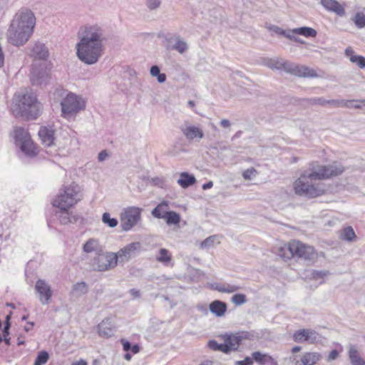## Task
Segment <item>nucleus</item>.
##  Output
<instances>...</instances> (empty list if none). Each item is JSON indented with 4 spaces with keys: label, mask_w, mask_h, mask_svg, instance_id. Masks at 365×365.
<instances>
[{
    "label": "nucleus",
    "mask_w": 365,
    "mask_h": 365,
    "mask_svg": "<svg viewBox=\"0 0 365 365\" xmlns=\"http://www.w3.org/2000/svg\"><path fill=\"white\" fill-rule=\"evenodd\" d=\"M98 334L101 336L110 337L114 334V326L110 319L106 318L103 319L98 326Z\"/></svg>",
    "instance_id": "24"
},
{
    "label": "nucleus",
    "mask_w": 365,
    "mask_h": 365,
    "mask_svg": "<svg viewBox=\"0 0 365 365\" xmlns=\"http://www.w3.org/2000/svg\"><path fill=\"white\" fill-rule=\"evenodd\" d=\"M48 353L46 351H41L38 354L34 365H43L48 361Z\"/></svg>",
    "instance_id": "42"
},
{
    "label": "nucleus",
    "mask_w": 365,
    "mask_h": 365,
    "mask_svg": "<svg viewBox=\"0 0 365 365\" xmlns=\"http://www.w3.org/2000/svg\"><path fill=\"white\" fill-rule=\"evenodd\" d=\"M256 173V170L253 168L247 169L242 173V176L245 180H251L252 175Z\"/></svg>",
    "instance_id": "52"
},
{
    "label": "nucleus",
    "mask_w": 365,
    "mask_h": 365,
    "mask_svg": "<svg viewBox=\"0 0 365 365\" xmlns=\"http://www.w3.org/2000/svg\"><path fill=\"white\" fill-rule=\"evenodd\" d=\"M152 181L155 185H158L160 187H162L163 185L164 184V180L160 178H154L152 179Z\"/></svg>",
    "instance_id": "61"
},
{
    "label": "nucleus",
    "mask_w": 365,
    "mask_h": 365,
    "mask_svg": "<svg viewBox=\"0 0 365 365\" xmlns=\"http://www.w3.org/2000/svg\"><path fill=\"white\" fill-rule=\"evenodd\" d=\"M145 3L150 11H155L160 7L162 0H145Z\"/></svg>",
    "instance_id": "46"
},
{
    "label": "nucleus",
    "mask_w": 365,
    "mask_h": 365,
    "mask_svg": "<svg viewBox=\"0 0 365 365\" xmlns=\"http://www.w3.org/2000/svg\"><path fill=\"white\" fill-rule=\"evenodd\" d=\"M27 324H28V325H27V326H25V327H24V331H26V332L29 331H30V330L34 327V322H29L27 323Z\"/></svg>",
    "instance_id": "64"
},
{
    "label": "nucleus",
    "mask_w": 365,
    "mask_h": 365,
    "mask_svg": "<svg viewBox=\"0 0 365 365\" xmlns=\"http://www.w3.org/2000/svg\"><path fill=\"white\" fill-rule=\"evenodd\" d=\"M53 130L46 127H41L38 130V136L41 140L42 145L46 148H49L54 144Z\"/></svg>",
    "instance_id": "21"
},
{
    "label": "nucleus",
    "mask_w": 365,
    "mask_h": 365,
    "mask_svg": "<svg viewBox=\"0 0 365 365\" xmlns=\"http://www.w3.org/2000/svg\"><path fill=\"white\" fill-rule=\"evenodd\" d=\"M329 274V272L327 270H312L310 272V278L318 280L320 279H324Z\"/></svg>",
    "instance_id": "43"
},
{
    "label": "nucleus",
    "mask_w": 365,
    "mask_h": 365,
    "mask_svg": "<svg viewBox=\"0 0 365 365\" xmlns=\"http://www.w3.org/2000/svg\"><path fill=\"white\" fill-rule=\"evenodd\" d=\"M279 255L286 259L297 257L304 260L312 261L316 257L317 254L313 247L294 240L280 247Z\"/></svg>",
    "instance_id": "5"
},
{
    "label": "nucleus",
    "mask_w": 365,
    "mask_h": 365,
    "mask_svg": "<svg viewBox=\"0 0 365 365\" xmlns=\"http://www.w3.org/2000/svg\"><path fill=\"white\" fill-rule=\"evenodd\" d=\"M108 157V153L107 150H103L99 153L98 159V161L102 162V161L105 160Z\"/></svg>",
    "instance_id": "58"
},
{
    "label": "nucleus",
    "mask_w": 365,
    "mask_h": 365,
    "mask_svg": "<svg viewBox=\"0 0 365 365\" xmlns=\"http://www.w3.org/2000/svg\"><path fill=\"white\" fill-rule=\"evenodd\" d=\"M91 266L93 270L100 272L113 269L116 267L115 256L113 252L104 253L101 250L93 256Z\"/></svg>",
    "instance_id": "10"
},
{
    "label": "nucleus",
    "mask_w": 365,
    "mask_h": 365,
    "mask_svg": "<svg viewBox=\"0 0 365 365\" xmlns=\"http://www.w3.org/2000/svg\"><path fill=\"white\" fill-rule=\"evenodd\" d=\"M169 204L163 201L158 204L151 212L152 215L158 219H163L166 213L169 212Z\"/></svg>",
    "instance_id": "29"
},
{
    "label": "nucleus",
    "mask_w": 365,
    "mask_h": 365,
    "mask_svg": "<svg viewBox=\"0 0 365 365\" xmlns=\"http://www.w3.org/2000/svg\"><path fill=\"white\" fill-rule=\"evenodd\" d=\"M80 187L73 182L61 189L53 202V206H73L81 200Z\"/></svg>",
    "instance_id": "7"
},
{
    "label": "nucleus",
    "mask_w": 365,
    "mask_h": 365,
    "mask_svg": "<svg viewBox=\"0 0 365 365\" xmlns=\"http://www.w3.org/2000/svg\"><path fill=\"white\" fill-rule=\"evenodd\" d=\"M10 319H11V314H8L6 317V321L5 324L3 329V335L9 336V329L11 327V323H10Z\"/></svg>",
    "instance_id": "51"
},
{
    "label": "nucleus",
    "mask_w": 365,
    "mask_h": 365,
    "mask_svg": "<svg viewBox=\"0 0 365 365\" xmlns=\"http://www.w3.org/2000/svg\"><path fill=\"white\" fill-rule=\"evenodd\" d=\"M317 180H319L318 176L313 169L304 172L294 182L295 193L308 198L317 197L323 195L324 187L319 184L313 183V181Z\"/></svg>",
    "instance_id": "4"
},
{
    "label": "nucleus",
    "mask_w": 365,
    "mask_h": 365,
    "mask_svg": "<svg viewBox=\"0 0 365 365\" xmlns=\"http://www.w3.org/2000/svg\"><path fill=\"white\" fill-rule=\"evenodd\" d=\"M252 361L255 360L257 363L260 365H264L267 363H272L274 359L272 356L262 354L260 351H255L252 354Z\"/></svg>",
    "instance_id": "32"
},
{
    "label": "nucleus",
    "mask_w": 365,
    "mask_h": 365,
    "mask_svg": "<svg viewBox=\"0 0 365 365\" xmlns=\"http://www.w3.org/2000/svg\"><path fill=\"white\" fill-rule=\"evenodd\" d=\"M269 29L270 31H274V33L277 34H279V35H282V36H284V34H285V30H283L282 29L277 26H271Z\"/></svg>",
    "instance_id": "55"
},
{
    "label": "nucleus",
    "mask_w": 365,
    "mask_h": 365,
    "mask_svg": "<svg viewBox=\"0 0 365 365\" xmlns=\"http://www.w3.org/2000/svg\"><path fill=\"white\" fill-rule=\"evenodd\" d=\"M163 219L165 220L166 223L169 225H178L180 221V216L176 212L169 211Z\"/></svg>",
    "instance_id": "37"
},
{
    "label": "nucleus",
    "mask_w": 365,
    "mask_h": 365,
    "mask_svg": "<svg viewBox=\"0 0 365 365\" xmlns=\"http://www.w3.org/2000/svg\"><path fill=\"white\" fill-rule=\"evenodd\" d=\"M36 25L34 12L23 7L14 16L6 31V38L9 43L15 46L24 45L31 36Z\"/></svg>",
    "instance_id": "2"
},
{
    "label": "nucleus",
    "mask_w": 365,
    "mask_h": 365,
    "mask_svg": "<svg viewBox=\"0 0 365 365\" xmlns=\"http://www.w3.org/2000/svg\"><path fill=\"white\" fill-rule=\"evenodd\" d=\"M78 36L77 56L86 64L96 63L103 55L104 43L107 41L104 28L96 24H86L80 28Z\"/></svg>",
    "instance_id": "1"
},
{
    "label": "nucleus",
    "mask_w": 365,
    "mask_h": 365,
    "mask_svg": "<svg viewBox=\"0 0 365 365\" xmlns=\"http://www.w3.org/2000/svg\"><path fill=\"white\" fill-rule=\"evenodd\" d=\"M102 222L111 228L115 227L118 221L116 218L111 217L110 213L104 212L102 215Z\"/></svg>",
    "instance_id": "41"
},
{
    "label": "nucleus",
    "mask_w": 365,
    "mask_h": 365,
    "mask_svg": "<svg viewBox=\"0 0 365 365\" xmlns=\"http://www.w3.org/2000/svg\"><path fill=\"white\" fill-rule=\"evenodd\" d=\"M353 21L358 28L361 29L365 27V14L359 12L356 13Z\"/></svg>",
    "instance_id": "44"
},
{
    "label": "nucleus",
    "mask_w": 365,
    "mask_h": 365,
    "mask_svg": "<svg viewBox=\"0 0 365 365\" xmlns=\"http://www.w3.org/2000/svg\"><path fill=\"white\" fill-rule=\"evenodd\" d=\"M322 359V355L318 352H306L301 358V364L297 361L295 365H314Z\"/></svg>",
    "instance_id": "25"
},
{
    "label": "nucleus",
    "mask_w": 365,
    "mask_h": 365,
    "mask_svg": "<svg viewBox=\"0 0 365 365\" xmlns=\"http://www.w3.org/2000/svg\"><path fill=\"white\" fill-rule=\"evenodd\" d=\"M338 356H339L338 351L336 349H333L329 354L328 360L329 361L334 360L337 358Z\"/></svg>",
    "instance_id": "59"
},
{
    "label": "nucleus",
    "mask_w": 365,
    "mask_h": 365,
    "mask_svg": "<svg viewBox=\"0 0 365 365\" xmlns=\"http://www.w3.org/2000/svg\"><path fill=\"white\" fill-rule=\"evenodd\" d=\"M66 93L67 91L63 88H56L53 93L54 99L62 98L61 106L64 117L77 113L85 108L84 101L76 94Z\"/></svg>",
    "instance_id": "6"
},
{
    "label": "nucleus",
    "mask_w": 365,
    "mask_h": 365,
    "mask_svg": "<svg viewBox=\"0 0 365 365\" xmlns=\"http://www.w3.org/2000/svg\"><path fill=\"white\" fill-rule=\"evenodd\" d=\"M264 65L271 69L281 70L282 58H267L264 60Z\"/></svg>",
    "instance_id": "40"
},
{
    "label": "nucleus",
    "mask_w": 365,
    "mask_h": 365,
    "mask_svg": "<svg viewBox=\"0 0 365 365\" xmlns=\"http://www.w3.org/2000/svg\"><path fill=\"white\" fill-rule=\"evenodd\" d=\"M180 130L189 140H200L203 138V131L198 127L185 123L180 126Z\"/></svg>",
    "instance_id": "18"
},
{
    "label": "nucleus",
    "mask_w": 365,
    "mask_h": 365,
    "mask_svg": "<svg viewBox=\"0 0 365 365\" xmlns=\"http://www.w3.org/2000/svg\"><path fill=\"white\" fill-rule=\"evenodd\" d=\"M247 338V334L244 332L236 333L235 334L224 336V340L227 342L232 351H237L242 344V340Z\"/></svg>",
    "instance_id": "20"
},
{
    "label": "nucleus",
    "mask_w": 365,
    "mask_h": 365,
    "mask_svg": "<svg viewBox=\"0 0 365 365\" xmlns=\"http://www.w3.org/2000/svg\"><path fill=\"white\" fill-rule=\"evenodd\" d=\"M292 32H295L298 35H302L305 37H315L317 36V31L315 29L307 26L294 29H292Z\"/></svg>",
    "instance_id": "36"
},
{
    "label": "nucleus",
    "mask_w": 365,
    "mask_h": 365,
    "mask_svg": "<svg viewBox=\"0 0 365 365\" xmlns=\"http://www.w3.org/2000/svg\"><path fill=\"white\" fill-rule=\"evenodd\" d=\"M196 182V179L193 175L189 174L187 172H182L180 174V179L178 180V183L182 188H187Z\"/></svg>",
    "instance_id": "28"
},
{
    "label": "nucleus",
    "mask_w": 365,
    "mask_h": 365,
    "mask_svg": "<svg viewBox=\"0 0 365 365\" xmlns=\"http://www.w3.org/2000/svg\"><path fill=\"white\" fill-rule=\"evenodd\" d=\"M129 292L131 296L134 298H139L140 297V292L139 290L131 289Z\"/></svg>",
    "instance_id": "62"
},
{
    "label": "nucleus",
    "mask_w": 365,
    "mask_h": 365,
    "mask_svg": "<svg viewBox=\"0 0 365 365\" xmlns=\"http://www.w3.org/2000/svg\"><path fill=\"white\" fill-rule=\"evenodd\" d=\"M165 46L168 49L177 51L180 54L188 49V45L178 34H169L165 38Z\"/></svg>",
    "instance_id": "13"
},
{
    "label": "nucleus",
    "mask_w": 365,
    "mask_h": 365,
    "mask_svg": "<svg viewBox=\"0 0 365 365\" xmlns=\"http://www.w3.org/2000/svg\"><path fill=\"white\" fill-rule=\"evenodd\" d=\"M14 138L16 145L19 146L24 154L29 156H34L37 154L36 148L31 138V135L25 128H16Z\"/></svg>",
    "instance_id": "8"
},
{
    "label": "nucleus",
    "mask_w": 365,
    "mask_h": 365,
    "mask_svg": "<svg viewBox=\"0 0 365 365\" xmlns=\"http://www.w3.org/2000/svg\"><path fill=\"white\" fill-rule=\"evenodd\" d=\"M217 240V237L215 235H212L207 237L204 241L201 243L202 248H210L212 247Z\"/></svg>",
    "instance_id": "49"
},
{
    "label": "nucleus",
    "mask_w": 365,
    "mask_h": 365,
    "mask_svg": "<svg viewBox=\"0 0 365 365\" xmlns=\"http://www.w3.org/2000/svg\"><path fill=\"white\" fill-rule=\"evenodd\" d=\"M294 63H291L287 61H284L282 59V66L281 70H284L287 73H289L291 74L292 68H294Z\"/></svg>",
    "instance_id": "50"
},
{
    "label": "nucleus",
    "mask_w": 365,
    "mask_h": 365,
    "mask_svg": "<svg viewBox=\"0 0 365 365\" xmlns=\"http://www.w3.org/2000/svg\"><path fill=\"white\" fill-rule=\"evenodd\" d=\"M48 73L43 66L34 64L31 69L30 79L32 85L42 86L47 83Z\"/></svg>",
    "instance_id": "16"
},
{
    "label": "nucleus",
    "mask_w": 365,
    "mask_h": 365,
    "mask_svg": "<svg viewBox=\"0 0 365 365\" xmlns=\"http://www.w3.org/2000/svg\"><path fill=\"white\" fill-rule=\"evenodd\" d=\"M356 237L354 229L348 226L341 230L339 238L347 242H352Z\"/></svg>",
    "instance_id": "35"
},
{
    "label": "nucleus",
    "mask_w": 365,
    "mask_h": 365,
    "mask_svg": "<svg viewBox=\"0 0 365 365\" xmlns=\"http://www.w3.org/2000/svg\"><path fill=\"white\" fill-rule=\"evenodd\" d=\"M157 259L160 262H168L171 259L168 251L165 248H161L159 252V256Z\"/></svg>",
    "instance_id": "47"
},
{
    "label": "nucleus",
    "mask_w": 365,
    "mask_h": 365,
    "mask_svg": "<svg viewBox=\"0 0 365 365\" xmlns=\"http://www.w3.org/2000/svg\"><path fill=\"white\" fill-rule=\"evenodd\" d=\"M219 351L223 352L224 354H228L232 351V349H230L227 342L225 341L223 344H220Z\"/></svg>",
    "instance_id": "54"
},
{
    "label": "nucleus",
    "mask_w": 365,
    "mask_h": 365,
    "mask_svg": "<svg viewBox=\"0 0 365 365\" xmlns=\"http://www.w3.org/2000/svg\"><path fill=\"white\" fill-rule=\"evenodd\" d=\"M220 344H218L215 340H210L207 343L208 347L214 351H219Z\"/></svg>",
    "instance_id": "53"
},
{
    "label": "nucleus",
    "mask_w": 365,
    "mask_h": 365,
    "mask_svg": "<svg viewBox=\"0 0 365 365\" xmlns=\"http://www.w3.org/2000/svg\"><path fill=\"white\" fill-rule=\"evenodd\" d=\"M348 353L352 365H365V360L361 357L356 346L349 344Z\"/></svg>",
    "instance_id": "26"
},
{
    "label": "nucleus",
    "mask_w": 365,
    "mask_h": 365,
    "mask_svg": "<svg viewBox=\"0 0 365 365\" xmlns=\"http://www.w3.org/2000/svg\"><path fill=\"white\" fill-rule=\"evenodd\" d=\"M59 208V211L56 212V215L62 225H68L69 223L82 222L83 219L78 214L73 213L68 211V208L71 206H56Z\"/></svg>",
    "instance_id": "15"
},
{
    "label": "nucleus",
    "mask_w": 365,
    "mask_h": 365,
    "mask_svg": "<svg viewBox=\"0 0 365 365\" xmlns=\"http://www.w3.org/2000/svg\"><path fill=\"white\" fill-rule=\"evenodd\" d=\"M220 125L223 128H229L231 124H230V122L229 120H227V119H222L220 121Z\"/></svg>",
    "instance_id": "63"
},
{
    "label": "nucleus",
    "mask_w": 365,
    "mask_h": 365,
    "mask_svg": "<svg viewBox=\"0 0 365 365\" xmlns=\"http://www.w3.org/2000/svg\"><path fill=\"white\" fill-rule=\"evenodd\" d=\"M41 104L36 96L28 91L15 93L12 99L11 111L18 117L26 120L36 119L40 115Z\"/></svg>",
    "instance_id": "3"
},
{
    "label": "nucleus",
    "mask_w": 365,
    "mask_h": 365,
    "mask_svg": "<svg viewBox=\"0 0 365 365\" xmlns=\"http://www.w3.org/2000/svg\"><path fill=\"white\" fill-rule=\"evenodd\" d=\"M350 61L356 63L360 68H365V57L359 55H351Z\"/></svg>",
    "instance_id": "45"
},
{
    "label": "nucleus",
    "mask_w": 365,
    "mask_h": 365,
    "mask_svg": "<svg viewBox=\"0 0 365 365\" xmlns=\"http://www.w3.org/2000/svg\"><path fill=\"white\" fill-rule=\"evenodd\" d=\"M302 101L308 103L311 106L320 105L322 106H325L329 105L332 107H334V103L333 102H335V99L326 100L324 98H304Z\"/></svg>",
    "instance_id": "33"
},
{
    "label": "nucleus",
    "mask_w": 365,
    "mask_h": 365,
    "mask_svg": "<svg viewBox=\"0 0 365 365\" xmlns=\"http://www.w3.org/2000/svg\"><path fill=\"white\" fill-rule=\"evenodd\" d=\"M120 342L123 345V348L124 351H130L132 344L130 341L123 339H121Z\"/></svg>",
    "instance_id": "56"
},
{
    "label": "nucleus",
    "mask_w": 365,
    "mask_h": 365,
    "mask_svg": "<svg viewBox=\"0 0 365 365\" xmlns=\"http://www.w3.org/2000/svg\"><path fill=\"white\" fill-rule=\"evenodd\" d=\"M361 100H339L335 99L334 107H345L347 108H361V106L358 103Z\"/></svg>",
    "instance_id": "31"
},
{
    "label": "nucleus",
    "mask_w": 365,
    "mask_h": 365,
    "mask_svg": "<svg viewBox=\"0 0 365 365\" xmlns=\"http://www.w3.org/2000/svg\"><path fill=\"white\" fill-rule=\"evenodd\" d=\"M31 56L36 59L45 60L48 56V51L44 43L36 42L31 48Z\"/></svg>",
    "instance_id": "23"
},
{
    "label": "nucleus",
    "mask_w": 365,
    "mask_h": 365,
    "mask_svg": "<svg viewBox=\"0 0 365 365\" xmlns=\"http://www.w3.org/2000/svg\"><path fill=\"white\" fill-rule=\"evenodd\" d=\"M246 301V296L244 294H236L232 297V302L237 306L245 304Z\"/></svg>",
    "instance_id": "48"
},
{
    "label": "nucleus",
    "mask_w": 365,
    "mask_h": 365,
    "mask_svg": "<svg viewBox=\"0 0 365 365\" xmlns=\"http://www.w3.org/2000/svg\"><path fill=\"white\" fill-rule=\"evenodd\" d=\"M88 291V285L84 282L75 284L72 288V294L76 297H80L86 294Z\"/></svg>",
    "instance_id": "34"
},
{
    "label": "nucleus",
    "mask_w": 365,
    "mask_h": 365,
    "mask_svg": "<svg viewBox=\"0 0 365 365\" xmlns=\"http://www.w3.org/2000/svg\"><path fill=\"white\" fill-rule=\"evenodd\" d=\"M241 287L235 284H224L218 285L215 289L222 293H232L240 290Z\"/></svg>",
    "instance_id": "38"
},
{
    "label": "nucleus",
    "mask_w": 365,
    "mask_h": 365,
    "mask_svg": "<svg viewBox=\"0 0 365 365\" xmlns=\"http://www.w3.org/2000/svg\"><path fill=\"white\" fill-rule=\"evenodd\" d=\"M320 4L326 10L339 16H344L346 14L344 7L336 0H321Z\"/></svg>",
    "instance_id": "19"
},
{
    "label": "nucleus",
    "mask_w": 365,
    "mask_h": 365,
    "mask_svg": "<svg viewBox=\"0 0 365 365\" xmlns=\"http://www.w3.org/2000/svg\"><path fill=\"white\" fill-rule=\"evenodd\" d=\"M150 73L152 76L157 78L158 82L160 83H163L166 81V75L160 73V67L157 65H154L150 68Z\"/></svg>",
    "instance_id": "39"
},
{
    "label": "nucleus",
    "mask_w": 365,
    "mask_h": 365,
    "mask_svg": "<svg viewBox=\"0 0 365 365\" xmlns=\"http://www.w3.org/2000/svg\"><path fill=\"white\" fill-rule=\"evenodd\" d=\"M142 211L141 208L135 206L124 209L120 214L122 230L129 231L136 225L141 220Z\"/></svg>",
    "instance_id": "9"
},
{
    "label": "nucleus",
    "mask_w": 365,
    "mask_h": 365,
    "mask_svg": "<svg viewBox=\"0 0 365 365\" xmlns=\"http://www.w3.org/2000/svg\"><path fill=\"white\" fill-rule=\"evenodd\" d=\"M313 170L315 173H317L318 179L322 180L336 177L342 174L344 171V167L340 163L334 162L327 165L317 166Z\"/></svg>",
    "instance_id": "11"
},
{
    "label": "nucleus",
    "mask_w": 365,
    "mask_h": 365,
    "mask_svg": "<svg viewBox=\"0 0 365 365\" xmlns=\"http://www.w3.org/2000/svg\"><path fill=\"white\" fill-rule=\"evenodd\" d=\"M238 365H252L253 364V361L250 357H245V359L242 361H238L236 362Z\"/></svg>",
    "instance_id": "57"
},
{
    "label": "nucleus",
    "mask_w": 365,
    "mask_h": 365,
    "mask_svg": "<svg viewBox=\"0 0 365 365\" xmlns=\"http://www.w3.org/2000/svg\"><path fill=\"white\" fill-rule=\"evenodd\" d=\"M321 338L319 334L311 329H299L293 334L294 341L298 343L316 344L321 341Z\"/></svg>",
    "instance_id": "12"
},
{
    "label": "nucleus",
    "mask_w": 365,
    "mask_h": 365,
    "mask_svg": "<svg viewBox=\"0 0 365 365\" xmlns=\"http://www.w3.org/2000/svg\"><path fill=\"white\" fill-rule=\"evenodd\" d=\"M209 309L211 313L217 317H222L227 311V304L220 300H215L210 304Z\"/></svg>",
    "instance_id": "27"
},
{
    "label": "nucleus",
    "mask_w": 365,
    "mask_h": 365,
    "mask_svg": "<svg viewBox=\"0 0 365 365\" xmlns=\"http://www.w3.org/2000/svg\"><path fill=\"white\" fill-rule=\"evenodd\" d=\"M83 250L86 253H93L94 255L101 251L98 242L93 238L89 239L83 245Z\"/></svg>",
    "instance_id": "30"
},
{
    "label": "nucleus",
    "mask_w": 365,
    "mask_h": 365,
    "mask_svg": "<svg viewBox=\"0 0 365 365\" xmlns=\"http://www.w3.org/2000/svg\"><path fill=\"white\" fill-rule=\"evenodd\" d=\"M296 34H297L295 32H292V30H289V31H285V34H284V36L287 37V38H289L290 40H293V38H294Z\"/></svg>",
    "instance_id": "60"
},
{
    "label": "nucleus",
    "mask_w": 365,
    "mask_h": 365,
    "mask_svg": "<svg viewBox=\"0 0 365 365\" xmlns=\"http://www.w3.org/2000/svg\"><path fill=\"white\" fill-rule=\"evenodd\" d=\"M35 289L38 294V299L43 305L50 303L53 295L51 286L43 279H38L35 284Z\"/></svg>",
    "instance_id": "17"
},
{
    "label": "nucleus",
    "mask_w": 365,
    "mask_h": 365,
    "mask_svg": "<svg viewBox=\"0 0 365 365\" xmlns=\"http://www.w3.org/2000/svg\"><path fill=\"white\" fill-rule=\"evenodd\" d=\"M291 74L298 77H317V73L314 69L303 65L297 64H294Z\"/></svg>",
    "instance_id": "22"
},
{
    "label": "nucleus",
    "mask_w": 365,
    "mask_h": 365,
    "mask_svg": "<svg viewBox=\"0 0 365 365\" xmlns=\"http://www.w3.org/2000/svg\"><path fill=\"white\" fill-rule=\"evenodd\" d=\"M140 248V242H132L119 250L116 253L113 252V255L115 256L116 265L118 262L123 263L129 261L135 255V251Z\"/></svg>",
    "instance_id": "14"
}]
</instances>
